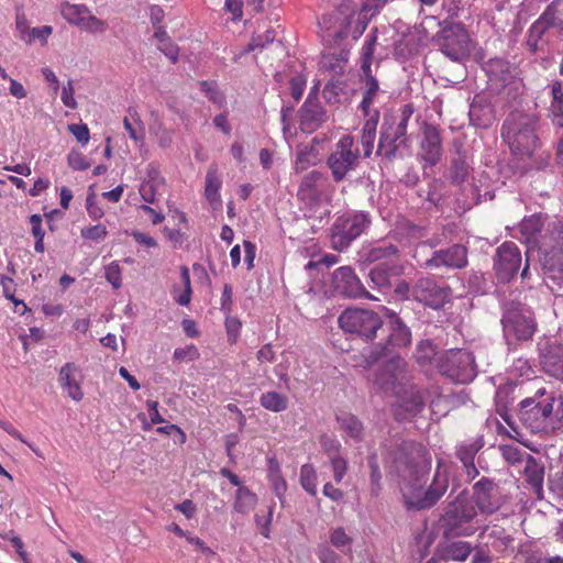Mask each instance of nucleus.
<instances>
[{
  "mask_svg": "<svg viewBox=\"0 0 563 563\" xmlns=\"http://www.w3.org/2000/svg\"><path fill=\"white\" fill-rule=\"evenodd\" d=\"M377 44V36L375 32L368 34L364 41L361 52V69L363 73L372 71V62Z\"/></svg>",
  "mask_w": 563,
  "mask_h": 563,
  "instance_id": "nucleus-40",
  "label": "nucleus"
},
{
  "mask_svg": "<svg viewBox=\"0 0 563 563\" xmlns=\"http://www.w3.org/2000/svg\"><path fill=\"white\" fill-rule=\"evenodd\" d=\"M369 474V486L373 496H378L382 489V473L377 460V454L373 453L368 456Z\"/></svg>",
  "mask_w": 563,
  "mask_h": 563,
  "instance_id": "nucleus-41",
  "label": "nucleus"
},
{
  "mask_svg": "<svg viewBox=\"0 0 563 563\" xmlns=\"http://www.w3.org/2000/svg\"><path fill=\"white\" fill-rule=\"evenodd\" d=\"M537 125L538 118L534 114L515 111L506 118L501 126V137L514 155L532 156L540 145Z\"/></svg>",
  "mask_w": 563,
  "mask_h": 563,
  "instance_id": "nucleus-3",
  "label": "nucleus"
},
{
  "mask_svg": "<svg viewBox=\"0 0 563 563\" xmlns=\"http://www.w3.org/2000/svg\"><path fill=\"white\" fill-rule=\"evenodd\" d=\"M411 373L407 362L400 356H394L380 366L373 383L387 395L401 400L400 406L408 411H419L424 401L422 394L411 384Z\"/></svg>",
  "mask_w": 563,
  "mask_h": 563,
  "instance_id": "nucleus-2",
  "label": "nucleus"
},
{
  "mask_svg": "<svg viewBox=\"0 0 563 563\" xmlns=\"http://www.w3.org/2000/svg\"><path fill=\"white\" fill-rule=\"evenodd\" d=\"M442 156V141L438 126L424 122L422 125V141L420 157L429 166L437 165Z\"/></svg>",
  "mask_w": 563,
  "mask_h": 563,
  "instance_id": "nucleus-21",
  "label": "nucleus"
},
{
  "mask_svg": "<svg viewBox=\"0 0 563 563\" xmlns=\"http://www.w3.org/2000/svg\"><path fill=\"white\" fill-rule=\"evenodd\" d=\"M360 152L354 146L351 135H343L335 144L334 150L327 158V166L331 170L335 183L343 181L358 165Z\"/></svg>",
  "mask_w": 563,
  "mask_h": 563,
  "instance_id": "nucleus-9",
  "label": "nucleus"
},
{
  "mask_svg": "<svg viewBox=\"0 0 563 563\" xmlns=\"http://www.w3.org/2000/svg\"><path fill=\"white\" fill-rule=\"evenodd\" d=\"M366 213L360 212L339 218L332 228L331 242L336 251L345 250L369 224Z\"/></svg>",
  "mask_w": 563,
  "mask_h": 563,
  "instance_id": "nucleus-14",
  "label": "nucleus"
},
{
  "mask_svg": "<svg viewBox=\"0 0 563 563\" xmlns=\"http://www.w3.org/2000/svg\"><path fill=\"white\" fill-rule=\"evenodd\" d=\"M473 500L476 510L484 515H492L500 508L496 494V484L493 479L483 477L473 486Z\"/></svg>",
  "mask_w": 563,
  "mask_h": 563,
  "instance_id": "nucleus-19",
  "label": "nucleus"
},
{
  "mask_svg": "<svg viewBox=\"0 0 563 563\" xmlns=\"http://www.w3.org/2000/svg\"><path fill=\"white\" fill-rule=\"evenodd\" d=\"M106 279L118 289L122 285L121 267L119 262L113 261L106 266Z\"/></svg>",
  "mask_w": 563,
  "mask_h": 563,
  "instance_id": "nucleus-53",
  "label": "nucleus"
},
{
  "mask_svg": "<svg viewBox=\"0 0 563 563\" xmlns=\"http://www.w3.org/2000/svg\"><path fill=\"white\" fill-rule=\"evenodd\" d=\"M180 279L184 285V290L179 295H176V290H174V299L180 306L189 305L191 300V283H190V274L187 266L180 267Z\"/></svg>",
  "mask_w": 563,
  "mask_h": 563,
  "instance_id": "nucleus-42",
  "label": "nucleus"
},
{
  "mask_svg": "<svg viewBox=\"0 0 563 563\" xmlns=\"http://www.w3.org/2000/svg\"><path fill=\"white\" fill-rule=\"evenodd\" d=\"M174 132L163 125H159L155 131V139L159 147L167 148L173 143Z\"/></svg>",
  "mask_w": 563,
  "mask_h": 563,
  "instance_id": "nucleus-62",
  "label": "nucleus"
},
{
  "mask_svg": "<svg viewBox=\"0 0 563 563\" xmlns=\"http://www.w3.org/2000/svg\"><path fill=\"white\" fill-rule=\"evenodd\" d=\"M200 356L198 349L194 344L185 347H178L174 351V358L183 362H192Z\"/></svg>",
  "mask_w": 563,
  "mask_h": 563,
  "instance_id": "nucleus-54",
  "label": "nucleus"
},
{
  "mask_svg": "<svg viewBox=\"0 0 563 563\" xmlns=\"http://www.w3.org/2000/svg\"><path fill=\"white\" fill-rule=\"evenodd\" d=\"M300 485L309 495H317L318 475L312 464L307 463L300 467Z\"/></svg>",
  "mask_w": 563,
  "mask_h": 563,
  "instance_id": "nucleus-39",
  "label": "nucleus"
},
{
  "mask_svg": "<svg viewBox=\"0 0 563 563\" xmlns=\"http://www.w3.org/2000/svg\"><path fill=\"white\" fill-rule=\"evenodd\" d=\"M545 396V389H539L534 397L520 401L518 418L533 433L549 432L555 429L556 420L553 415L554 398Z\"/></svg>",
  "mask_w": 563,
  "mask_h": 563,
  "instance_id": "nucleus-6",
  "label": "nucleus"
},
{
  "mask_svg": "<svg viewBox=\"0 0 563 563\" xmlns=\"http://www.w3.org/2000/svg\"><path fill=\"white\" fill-rule=\"evenodd\" d=\"M340 328L351 334H355L365 341L373 340L382 329L380 317L368 309L347 308L339 317Z\"/></svg>",
  "mask_w": 563,
  "mask_h": 563,
  "instance_id": "nucleus-8",
  "label": "nucleus"
},
{
  "mask_svg": "<svg viewBox=\"0 0 563 563\" xmlns=\"http://www.w3.org/2000/svg\"><path fill=\"white\" fill-rule=\"evenodd\" d=\"M80 235L85 240L102 241L108 235V231L103 224H96L82 228L80 230Z\"/></svg>",
  "mask_w": 563,
  "mask_h": 563,
  "instance_id": "nucleus-50",
  "label": "nucleus"
},
{
  "mask_svg": "<svg viewBox=\"0 0 563 563\" xmlns=\"http://www.w3.org/2000/svg\"><path fill=\"white\" fill-rule=\"evenodd\" d=\"M82 378L79 366L73 362L66 363L59 369L58 382L60 387L67 393L69 398L77 402L84 399Z\"/></svg>",
  "mask_w": 563,
  "mask_h": 563,
  "instance_id": "nucleus-23",
  "label": "nucleus"
},
{
  "mask_svg": "<svg viewBox=\"0 0 563 563\" xmlns=\"http://www.w3.org/2000/svg\"><path fill=\"white\" fill-rule=\"evenodd\" d=\"M396 468L401 477V493L408 510L432 508L449 488V473L438 463L433 478L422 492V484L431 467V457L424 446L413 441H404L395 456Z\"/></svg>",
  "mask_w": 563,
  "mask_h": 563,
  "instance_id": "nucleus-1",
  "label": "nucleus"
},
{
  "mask_svg": "<svg viewBox=\"0 0 563 563\" xmlns=\"http://www.w3.org/2000/svg\"><path fill=\"white\" fill-rule=\"evenodd\" d=\"M157 48L173 63H177L179 55L178 45L170 38L158 43Z\"/></svg>",
  "mask_w": 563,
  "mask_h": 563,
  "instance_id": "nucleus-56",
  "label": "nucleus"
},
{
  "mask_svg": "<svg viewBox=\"0 0 563 563\" xmlns=\"http://www.w3.org/2000/svg\"><path fill=\"white\" fill-rule=\"evenodd\" d=\"M503 323L505 335L518 341L530 340L537 328L531 317L519 311H508L503 318Z\"/></svg>",
  "mask_w": 563,
  "mask_h": 563,
  "instance_id": "nucleus-20",
  "label": "nucleus"
},
{
  "mask_svg": "<svg viewBox=\"0 0 563 563\" xmlns=\"http://www.w3.org/2000/svg\"><path fill=\"white\" fill-rule=\"evenodd\" d=\"M367 117L368 119L365 121L362 128L361 135V145L363 147L365 157L371 156L374 148L379 112L377 110H373V114Z\"/></svg>",
  "mask_w": 563,
  "mask_h": 563,
  "instance_id": "nucleus-30",
  "label": "nucleus"
},
{
  "mask_svg": "<svg viewBox=\"0 0 563 563\" xmlns=\"http://www.w3.org/2000/svg\"><path fill=\"white\" fill-rule=\"evenodd\" d=\"M477 451L478 448L475 444H464L457 449L456 456L462 464H470L474 462Z\"/></svg>",
  "mask_w": 563,
  "mask_h": 563,
  "instance_id": "nucleus-60",
  "label": "nucleus"
},
{
  "mask_svg": "<svg viewBox=\"0 0 563 563\" xmlns=\"http://www.w3.org/2000/svg\"><path fill=\"white\" fill-rule=\"evenodd\" d=\"M468 175V166L462 158H454L451 162L450 179L453 184L460 185L464 183Z\"/></svg>",
  "mask_w": 563,
  "mask_h": 563,
  "instance_id": "nucleus-45",
  "label": "nucleus"
},
{
  "mask_svg": "<svg viewBox=\"0 0 563 563\" xmlns=\"http://www.w3.org/2000/svg\"><path fill=\"white\" fill-rule=\"evenodd\" d=\"M521 266V252L514 242H504L496 250L494 269L499 282L508 283Z\"/></svg>",
  "mask_w": 563,
  "mask_h": 563,
  "instance_id": "nucleus-17",
  "label": "nucleus"
},
{
  "mask_svg": "<svg viewBox=\"0 0 563 563\" xmlns=\"http://www.w3.org/2000/svg\"><path fill=\"white\" fill-rule=\"evenodd\" d=\"M200 89L206 93V97L216 104H222L224 102V96L219 91L218 85L213 80H202L200 82Z\"/></svg>",
  "mask_w": 563,
  "mask_h": 563,
  "instance_id": "nucleus-49",
  "label": "nucleus"
},
{
  "mask_svg": "<svg viewBox=\"0 0 563 563\" xmlns=\"http://www.w3.org/2000/svg\"><path fill=\"white\" fill-rule=\"evenodd\" d=\"M319 442L329 459L333 455L340 454L341 443L334 438L323 434L320 437Z\"/></svg>",
  "mask_w": 563,
  "mask_h": 563,
  "instance_id": "nucleus-58",
  "label": "nucleus"
},
{
  "mask_svg": "<svg viewBox=\"0 0 563 563\" xmlns=\"http://www.w3.org/2000/svg\"><path fill=\"white\" fill-rule=\"evenodd\" d=\"M540 363L549 375L563 379V345L545 343L541 347Z\"/></svg>",
  "mask_w": 563,
  "mask_h": 563,
  "instance_id": "nucleus-25",
  "label": "nucleus"
},
{
  "mask_svg": "<svg viewBox=\"0 0 563 563\" xmlns=\"http://www.w3.org/2000/svg\"><path fill=\"white\" fill-rule=\"evenodd\" d=\"M551 111L554 115H563V88L562 82L556 80L551 85Z\"/></svg>",
  "mask_w": 563,
  "mask_h": 563,
  "instance_id": "nucleus-47",
  "label": "nucleus"
},
{
  "mask_svg": "<svg viewBox=\"0 0 563 563\" xmlns=\"http://www.w3.org/2000/svg\"><path fill=\"white\" fill-rule=\"evenodd\" d=\"M86 209L90 218L98 220L103 216L102 208L97 202V197L93 191L89 192L86 198Z\"/></svg>",
  "mask_w": 563,
  "mask_h": 563,
  "instance_id": "nucleus-61",
  "label": "nucleus"
},
{
  "mask_svg": "<svg viewBox=\"0 0 563 563\" xmlns=\"http://www.w3.org/2000/svg\"><path fill=\"white\" fill-rule=\"evenodd\" d=\"M362 80L364 82V92L360 107L365 115H372L373 111H371V106L378 93L379 85L372 71L363 73Z\"/></svg>",
  "mask_w": 563,
  "mask_h": 563,
  "instance_id": "nucleus-31",
  "label": "nucleus"
},
{
  "mask_svg": "<svg viewBox=\"0 0 563 563\" xmlns=\"http://www.w3.org/2000/svg\"><path fill=\"white\" fill-rule=\"evenodd\" d=\"M486 71L489 82L497 88H504L511 84L518 74L515 65L501 58L489 60Z\"/></svg>",
  "mask_w": 563,
  "mask_h": 563,
  "instance_id": "nucleus-26",
  "label": "nucleus"
},
{
  "mask_svg": "<svg viewBox=\"0 0 563 563\" xmlns=\"http://www.w3.org/2000/svg\"><path fill=\"white\" fill-rule=\"evenodd\" d=\"M336 421L340 430H342L350 438L361 441L363 439V423L351 412L341 411L336 415Z\"/></svg>",
  "mask_w": 563,
  "mask_h": 563,
  "instance_id": "nucleus-29",
  "label": "nucleus"
},
{
  "mask_svg": "<svg viewBox=\"0 0 563 563\" xmlns=\"http://www.w3.org/2000/svg\"><path fill=\"white\" fill-rule=\"evenodd\" d=\"M330 463H331L334 481L336 483H341L347 472L346 460L342 455L336 454V455L331 456Z\"/></svg>",
  "mask_w": 563,
  "mask_h": 563,
  "instance_id": "nucleus-51",
  "label": "nucleus"
},
{
  "mask_svg": "<svg viewBox=\"0 0 563 563\" xmlns=\"http://www.w3.org/2000/svg\"><path fill=\"white\" fill-rule=\"evenodd\" d=\"M526 481L537 490L543 486L544 468L532 456H529L525 466Z\"/></svg>",
  "mask_w": 563,
  "mask_h": 563,
  "instance_id": "nucleus-38",
  "label": "nucleus"
},
{
  "mask_svg": "<svg viewBox=\"0 0 563 563\" xmlns=\"http://www.w3.org/2000/svg\"><path fill=\"white\" fill-rule=\"evenodd\" d=\"M320 563H339L340 556L329 545H319L317 550Z\"/></svg>",
  "mask_w": 563,
  "mask_h": 563,
  "instance_id": "nucleus-64",
  "label": "nucleus"
},
{
  "mask_svg": "<svg viewBox=\"0 0 563 563\" xmlns=\"http://www.w3.org/2000/svg\"><path fill=\"white\" fill-rule=\"evenodd\" d=\"M30 223L32 227V234L35 239L34 250L37 253H43L45 251V246H44L45 231L42 228L41 214H32L30 217Z\"/></svg>",
  "mask_w": 563,
  "mask_h": 563,
  "instance_id": "nucleus-44",
  "label": "nucleus"
},
{
  "mask_svg": "<svg viewBox=\"0 0 563 563\" xmlns=\"http://www.w3.org/2000/svg\"><path fill=\"white\" fill-rule=\"evenodd\" d=\"M537 23L545 27L563 30V1L555 0L549 4Z\"/></svg>",
  "mask_w": 563,
  "mask_h": 563,
  "instance_id": "nucleus-32",
  "label": "nucleus"
},
{
  "mask_svg": "<svg viewBox=\"0 0 563 563\" xmlns=\"http://www.w3.org/2000/svg\"><path fill=\"white\" fill-rule=\"evenodd\" d=\"M440 522L445 539L470 537L481 528L478 511L463 494L448 505Z\"/></svg>",
  "mask_w": 563,
  "mask_h": 563,
  "instance_id": "nucleus-4",
  "label": "nucleus"
},
{
  "mask_svg": "<svg viewBox=\"0 0 563 563\" xmlns=\"http://www.w3.org/2000/svg\"><path fill=\"white\" fill-rule=\"evenodd\" d=\"M412 114L413 106L406 103L400 108L398 117H391L389 120L385 119L378 143V152H384L388 156L396 153L398 145L405 142L408 122Z\"/></svg>",
  "mask_w": 563,
  "mask_h": 563,
  "instance_id": "nucleus-10",
  "label": "nucleus"
},
{
  "mask_svg": "<svg viewBox=\"0 0 563 563\" xmlns=\"http://www.w3.org/2000/svg\"><path fill=\"white\" fill-rule=\"evenodd\" d=\"M334 192V186L323 173L311 170L302 177L297 196L310 206H318L322 202L330 203Z\"/></svg>",
  "mask_w": 563,
  "mask_h": 563,
  "instance_id": "nucleus-12",
  "label": "nucleus"
},
{
  "mask_svg": "<svg viewBox=\"0 0 563 563\" xmlns=\"http://www.w3.org/2000/svg\"><path fill=\"white\" fill-rule=\"evenodd\" d=\"M398 249L393 244H384L373 247L367 255L368 261L379 262L377 265L386 266V264L395 263L398 265Z\"/></svg>",
  "mask_w": 563,
  "mask_h": 563,
  "instance_id": "nucleus-33",
  "label": "nucleus"
},
{
  "mask_svg": "<svg viewBox=\"0 0 563 563\" xmlns=\"http://www.w3.org/2000/svg\"><path fill=\"white\" fill-rule=\"evenodd\" d=\"M411 295L416 301L437 310L450 302L452 290L450 286L440 283L433 277L426 276L415 283Z\"/></svg>",
  "mask_w": 563,
  "mask_h": 563,
  "instance_id": "nucleus-15",
  "label": "nucleus"
},
{
  "mask_svg": "<svg viewBox=\"0 0 563 563\" xmlns=\"http://www.w3.org/2000/svg\"><path fill=\"white\" fill-rule=\"evenodd\" d=\"M275 36H276V33H275V30L272 29V27H267L265 29L264 33L263 34H260V33H255L253 36H252V40L251 42L249 43L247 47H246V52H253L255 49H262L264 48L267 44H271L274 42L275 40Z\"/></svg>",
  "mask_w": 563,
  "mask_h": 563,
  "instance_id": "nucleus-43",
  "label": "nucleus"
},
{
  "mask_svg": "<svg viewBox=\"0 0 563 563\" xmlns=\"http://www.w3.org/2000/svg\"><path fill=\"white\" fill-rule=\"evenodd\" d=\"M333 284L335 290L350 298H367L375 299L369 292L364 288L361 280L355 275L354 271L349 266H342L334 271L333 273Z\"/></svg>",
  "mask_w": 563,
  "mask_h": 563,
  "instance_id": "nucleus-18",
  "label": "nucleus"
},
{
  "mask_svg": "<svg viewBox=\"0 0 563 563\" xmlns=\"http://www.w3.org/2000/svg\"><path fill=\"white\" fill-rule=\"evenodd\" d=\"M386 336L366 356L368 362H376L382 356L391 353L395 349L405 347L411 342V332L408 327L395 314L379 329Z\"/></svg>",
  "mask_w": 563,
  "mask_h": 563,
  "instance_id": "nucleus-11",
  "label": "nucleus"
},
{
  "mask_svg": "<svg viewBox=\"0 0 563 563\" xmlns=\"http://www.w3.org/2000/svg\"><path fill=\"white\" fill-rule=\"evenodd\" d=\"M353 539L345 532L344 528L338 527L330 532V542L333 547L341 549L350 547Z\"/></svg>",
  "mask_w": 563,
  "mask_h": 563,
  "instance_id": "nucleus-52",
  "label": "nucleus"
},
{
  "mask_svg": "<svg viewBox=\"0 0 563 563\" xmlns=\"http://www.w3.org/2000/svg\"><path fill=\"white\" fill-rule=\"evenodd\" d=\"M387 1L388 0H364L361 8V13L364 15V18H373L380 12Z\"/></svg>",
  "mask_w": 563,
  "mask_h": 563,
  "instance_id": "nucleus-57",
  "label": "nucleus"
},
{
  "mask_svg": "<svg viewBox=\"0 0 563 563\" xmlns=\"http://www.w3.org/2000/svg\"><path fill=\"white\" fill-rule=\"evenodd\" d=\"M224 324H225V330L228 333L229 341L231 343H235L238 340V336L240 334L241 327H242L241 321L238 318L231 317L230 313H228L225 317Z\"/></svg>",
  "mask_w": 563,
  "mask_h": 563,
  "instance_id": "nucleus-59",
  "label": "nucleus"
},
{
  "mask_svg": "<svg viewBox=\"0 0 563 563\" xmlns=\"http://www.w3.org/2000/svg\"><path fill=\"white\" fill-rule=\"evenodd\" d=\"M327 120V113L317 99L310 96L300 109V129L302 132L312 133Z\"/></svg>",
  "mask_w": 563,
  "mask_h": 563,
  "instance_id": "nucleus-24",
  "label": "nucleus"
},
{
  "mask_svg": "<svg viewBox=\"0 0 563 563\" xmlns=\"http://www.w3.org/2000/svg\"><path fill=\"white\" fill-rule=\"evenodd\" d=\"M130 117L123 119V126L129 136L134 142H143L145 140V126L140 114L135 110H129Z\"/></svg>",
  "mask_w": 563,
  "mask_h": 563,
  "instance_id": "nucleus-37",
  "label": "nucleus"
},
{
  "mask_svg": "<svg viewBox=\"0 0 563 563\" xmlns=\"http://www.w3.org/2000/svg\"><path fill=\"white\" fill-rule=\"evenodd\" d=\"M472 552V547L465 541H453L438 545L435 555L442 561H465Z\"/></svg>",
  "mask_w": 563,
  "mask_h": 563,
  "instance_id": "nucleus-27",
  "label": "nucleus"
},
{
  "mask_svg": "<svg viewBox=\"0 0 563 563\" xmlns=\"http://www.w3.org/2000/svg\"><path fill=\"white\" fill-rule=\"evenodd\" d=\"M543 225L541 214L525 218L518 228L521 239L527 243L537 244L545 258H559L560 254L563 253V224L553 222L548 225L547 231L542 234Z\"/></svg>",
  "mask_w": 563,
  "mask_h": 563,
  "instance_id": "nucleus-5",
  "label": "nucleus"
},
{
  "mask_svg": "<svg viewBox=\"0 0 563 563\" xmlns=\"http://www.w3.org/2000/svg\"><path fill=\"white\" fill-rule=\"evenodd\" d=\"M222 180L219 176V168L217 164H211L208 167L205 181V197L212 207L221 206L220 188Z\"/></svg>",
  "mask_w": 563,
  "mask_h": 563,
  "instance_id": "nucleus-28",
  "label": "nucleus"
},
{
  "mask_svg": "<svg viewBox=\"0 0 563 563\" xmlns=\"http://www.w3.org/2000/svg\"><path fill=\"white\" fill-rule=\"evenodd\" d=\"M399 265L395 263L386 264V266L376 265L369 272V278L377 287H387L390 284V276L399 274Z\"/></svg>",
  "mask_w": 563,
  "mask_h": 563,
  "instance_id": "nucleus-36",
  "label": "nucleus"
},
{
  "mask_svg": "<svg viewBox=\"0 0 563 563\" xmlns=\"http://www.w3.org/2000/svg\"><path fill=\"white\" fill-rule=\"evenodd\" d=\"M316 155L313 154V148L309 146H305L299 148L297 152L296 161H295V170L297 173H301L306 170L310 165H313V158Z\"/></svg>",
  "mask_w": 563,
  "mask_h": 563,
  "instance_id": "nucleus-46",
  "label": "nucleus"
},
{
  "mask_svg": "<svg viewBox=\"0 0 563 563\" xmlns=\"http://www.w3.org/2000/svg\"><path fill=\"white\" fill-rule=\"evenodd\" d=\"M257 504V496L246 486H240L235 493L233 509L242 515H249Z\"/></svg>",
  "mask_w": 563,
  "mask_h": 563,
  "instance_id": "nucleus-34",
  "label": "nucleus"
},
{
  "mask_svg": "<svg viewBox=\"0 0 563 563\" xmlns=\"http://www.w3.org/2000/svg\"><path fill=\"white\" fill-rule=\"evenodd\" d=\"M433 37L439 51L452 62H463L471 56L475 42L461 22L443 21Z\"/></svg>",
  "mask_w": 563,
  "mask_h": 563,
  "instance_id": "nucleus-7",
  "label": "nucleus"
},
{
  "mask_svg": "<svg viewBox=\"0 0 563 563\" xmlns=\"http://www.w3.org/2000/svg\"><path fill=\"white\" fill-rule=\"evenodd\" d=\"M307 84V78L303 75H296L290 78L289 87L290 95L296 100L299 101L303 95L305 88Z\"/></svg>",
  "mask_w": 563,
  "mask_h": 563,
  "instance_id": "nucleus-55",
  "label": "nucleus"
},
{
  "mask_svg": "<svg viewBox=\"0 0 563 563\" xmlns=\"http://www.w3.org/2000/svg\"><path fill=\"white\" fill-rule=\"evenodd\" d=\"M59 12L69 24L78 26L88 33L102 34L108 30V23L93 15L85 4L63 1L59 4Z\"/></svg>",
  "mask_w": 563,
  "mask_h": 563,
  "instance_id": "nucleus-16",
  "label": "nucleus"
},
{
  "mask_svg": "<svg viewBox=\"0 0 563 563\" xmlns=\"http://www.w3.org/2000/svg\"><path fill=\"white\" fill-rule=\"evenodd\" d=\"M439 369L456 383H466L475 375L474 355L465 350H450L441 357Z\"/></svg>",
  "mask_w": 563,
  "mask_h": 563,
  "instance_id": "nucleus-13",
  "label": "nucleus"
},
{
  "mask_svg": "<svg viewBox=\"0 0 563 563\" xmlns=\"http://www.w3.org/2000/svg\"><path fill=\"white\" fill-rule=\"evenodd\" d=\"M53 33V27L51 25H43L41 27H32L30 30L29 36H25L26 44H33L34 42H40L42 45H46L48 37Z\"/></svg>",
  "mask_w": 563,
  "mask_h": 563,
  "instance_id": "nucleus-48",
  "label": "nucleus"
},
{
  "mask_svg": "<svg viewBox=\"0 0 563 563\" xmlns=\"http://www.w3.org/2000/svg\"><path fill=\"white\" fill-rule=\"evenodd\" d=\"M260 404L268 411L282 412L288 408L289 399L284 394L269 390L261 395Z\"/></svg>",
  "mask_w": 563,
  "mask_h": 563,
  "instance_id": "nucleus-35",
  "label": "nucleus"
},
{
  "mask_svg": "<svg viewBox=\"0 0 563 563\" xmlns=\"http://www.w3.org/2000/svg\"><path fill=\"white\" fill-rule=\"evenodd\" d=\"M68 131L82 145H86L90 140V132L87 124H69Z\"/></svg>",
  "mask_w": 563,
  "mask_h": 563,
  "instance_id": "nucleus-63",
  "label": "nucleus"
},
{
  "mask_svg": "<svg viewBox=\"0 0 563 563\" xmlns=\"http://www.w3.org/2000/svg\"><path fill=\"white\" fill-rule=\"evenodd\" d=\"M467 249L462 244H454L445 250L433 252L427 260L426 265L431 268L445 266L448 268L461 269L467 265Z\"/></svg>",
  "mask_w": 563,
  "mask_h": 563,
  "instance_id": "nucleus-22",
  "label": "nucleus"
}]
</instances>
